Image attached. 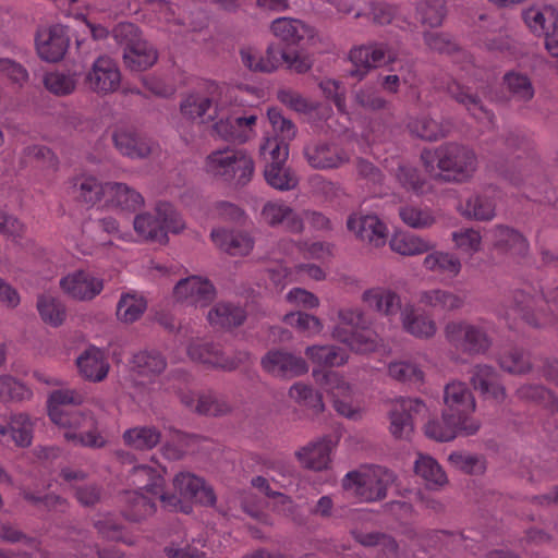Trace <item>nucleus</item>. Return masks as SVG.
<instances>
[{"instance_id":"nucleus-39","label":"nucleus","mask_w":558,"mask_h":558,"mask_svg":"<svg viewBox=\"0 0 558 558\" xmlns=\"http://www.w3.org/2000/svg\"><path fill=\"white\" fill-rule=\"evenodd\" d=\"M123 62L131 71H145L158 60L156 48L145 38L122 53Z\"/></svg>"},{"instance_id":"nucleus-49","label":"nucleus","mask_w":558,"mask_h":558,"mask_svg":"<svg viewBox=\"0 0 558 558\" xmlns=\"http://www.w3.org/2000/svg\"><path fill=\"white\" fill-rule=\"evenodd\" d=\"M286 162L266 165L264 175L269 185L280 191L292 190L298 185L296 175L284 166Z\"/></svg>"},{"instance_id":"nucleus-55","label":"nucleus","mask_w":558,"mask_h":558,"mask_svg":"<svg viewBox=\"0 0 558 558\" xmlns=\"http://www.w3.org/2000/svg\"><path fill=\"white\" fill-rule=\"evenodd\" d=\"M283 320L287 325L295 328L299 332L306 337H314L322 332L323 323L322 320L304 312H292L284 315Z\"/></svg>"},{"instance_id":"nucleus-15","label":"nucleus","mask_w":558,"mask_h":558,"mask_svg":"<svg viewBox=\"0 0 558 558\" xmlns=\"http://www.w3.org/2000/svg\"><path fill=\"white\" fill-rule=\"evenodd\" d=\"M70 46L68 28L61 24L40 28L36 36V49L40 59L47 62L62 60Z\"/></svg>"},{"instance_id":"nucleus-61","label":"nucleus","mask_w":558,"mask_h":558,"mask_svg":"<svg viewBox=\"0 0 558 558\" xmlns=\"http://www.w3.org/2000/svg\"><path fill=\"white\" fill-rule=\"evenodd\" d=\"M33 396L32 390L10 375H0V400L25 401Z\"/></svg>"},{"instance_id":"nucleus-42","label":"nucleus","mask_w":558,"mask_h":558,"mask_svg":"<svg viewBox=\"0 0 558 558\" xmlns=\"http://www.w3.org/2000/svg\"><path fill=\"white\" fill-rule=\"evenodd\" d=\"M504 86L512 100L517 102H529L535 95L531 78L521 72L510 71L504 75Z\"/></svg>"},{"instance_id":"nucleus-4","label":"nucleus","mask_w":558,"mask_h":558,"mask_svg":"<svg viewBox=\"0 0 558 558\" xmlns=\"http://www.w3.org/2000/svg\"><path fill=\"white\" fill-rule=\"evenodd\" d=\"M133 226L142 240L160 244L168 242V232L179 233L185 228L180 214L167 202L157 203L153 211L136 215Z\"/></svg>"},{"instance_id":"nucleus-30","label":"nucleus","mask_w":558,"mask_h":558,"mask_svg":"<svg viewBox=\"0 0 558 558\" xmlns=\"http://www.w3.org/2000/svg\"><path fill=\"white\" fill-rule=\"evenodd\" d=\"M423 267L437 276L454 279L462 270V262L456 253L434 250L425 256Z\"/></svg>"},{"instance_id":"nucleus-28","label":"nucleus","mask_w":558,"mask_h":558,"mask_svg":"<svg viewBox=\"0 0 558 558\" xmlns=\"http://www.w3.org/2000/svg\"><path fill=\"white\" fill-rule=\"evenodd\" d=\"M331 450V440L328 438H320L300 448L295 452V457L305 469L323 471L330 464Z\"/></svg>"},{"instance_id":"nucleus-23","label":"nucleus","mask_w":558,"mask_h":558,"mask_svg":"<svg viewBox=\"0 0 558 558\" xmlns=\"http://www.w3.org/2000/svg\"><path fill=\"white\" fill-rule=\"evenodd\" d=\"M262 366L267 373L281 378L296 377L308 371L304 359L281 350L269 351L262 359Z\"/></svg>"},{"instance_id":"nucleus-52","label":"nucleus","mask_w":558,"mask_h":558,"mask_svg":"<svg viewBox=\"0 0 558 558\" xmlns=\"http://www.w3.org/2000/svg\"><path fill=\"white\" fill-rule=\"evenodd\" d=\"M77 84L75 73L53 71L49 72L44 77L45 87L57 96H66L72 94Z\"/></svg>"},{"instance_id":"nucleus-11","label":"nucleus","mask_w":558,"mask_h":558,"mask_svg":"<svg viewBox=\"0 0 558 558\" xmlns=\"http://www.w3.org/2000/svg\"><path fill=\"white\" fill-rule=\"evenodd\" d=\"M121 72L117 62L108 56H99L84 77L85 87L98 95L112 94L120 87Z\"/></svg>"},{"instance_id":"nucleus-44","label":"nucleus","mask_w":558,"mask_h":558,"mask_svg":"<svg viewBox=\"0 0 558 558\" xmlns=\"http://www.w3.org/2000/svg\"><path fill=\"white\" fill-rule=\"evenodd\" d=\"M124 442L136 450H150L161 440V434L155 426H137L123 433Z\"/></svg>"},{"instance_id":"nucleus-54","label":"nucleus","mask_w":558,"mask_h":558,"mask_svg":"<svg viewBox=\"0 0 558 558\" xmlns=\"http://www.w3.org/2000/svg\"><path fill=\"white\" fill-rule=\"evenodd\" d=\"M7 434L10 433L11 439L20 447H27L33 438V423L27 414H13L9 427H5Z\"/></svg>"},{"instance_id":"nucleus-35","label":"nucleus","mask_w":558,"mask_h":558,"mask_svg":"<svg viewBox=\"0 0 558 558\" xmlns=\"http://www.w3.org/2000/svg\"><path fill=\"white\" fill-rule=\"evenodd\" d=\"M214 243L230 255H247L253 246V239L244 232L215 229L210 233Z\"/></svg>"},{"instance_id":"nucleus-16","label":"nucleus","mask_w":558,"mask_h":558,"mask_svg":"<svg viewBox=\"0 0 558 558\" xmlns=\"http://www.w3.org/2000/svg\"><path fill=\"white\" fill-rule=\"evenodd\" d=\"M426 411L425 403L416 398L397 399L390 410V432L397 438H407L413 432V420Z\"/></svg>"},{"instance_id":"nucleus-27","label":"nucleus","mask_w":558,"mask_h":558,"mask_svg":"<svg viewBox=\"0 0 558 558\" xmlns=\"http://www.w3.org/2000/svg\"><path fill=\"white\" fill-rule=\"evenodd\" d=\"M274 35L288 46L303 45L315 36V31L303 21L291 17H278L271 23Z\"/></svg>"},{"instance_id":"nucleus-19","label":"nucleus","mask_w":558,"mask_h":558,"mask_svg":"<svg viewBox=\"0 0 558 558\" xmlns=\"http://www.w3.org/2000/svg\"><path fill=\"white\" fill-rule=\"evenodd\" d=\"M173 294L182 303L204 307L216 298V289L209 280L191 276L175 284Z\"/></svg>"},{"instance_id":"nucleus-58","label":"nucleus","mask_w":558,"mask_h":558,"mask_svg":"<svg viewBox=\"0 0 558 558\" xmlns=\"http://www.w3.org/2000/svg\"><path fill=\"white\" fill-rule=\"evenodd\" d=\"M495 209V203L489 197L473 195L465 202L463 215L478 221H488L496 216Z\"/></svg>"},{"instance_id":"nucleus-31","label":"nucleus","mask_w":558,"mask_h":558,"mask_svg":"<svg viewBox=\"0 0 558 558\" xmlns=\"http://www.w3.org/2000/svg\"><path fill=\"white\" fill-rule=\"evenodd\" d=\"M144 204V198L135 189L125 183L107 182L105 205L126 211H136Z\"/></svg>"},{"instance_id":"nucleus-47","label":"nucleus","mask_w":558,"mask_h":558,"mask_svg":"<svg viewBox=\"0 0 558 558\" xmlns=\"http://www.w3.org/2000/svg\"><path fill=\"white\" fill-rule=\"evenodd\" d=\"M415 473L421 476L429 488H438L447 484V475L438 462L425 454H418L414 465Z\"/></svg>"},{"instance_id":"nucleus-18","label":"nucleus","mask_w":558,"mask_h":558,"mask_svg":"<svg viewBox=\"0 0 558 558\" xmlns=\"http://www.w3.org/2000/svg\"><path fill=\"white\" fill-rule=\"evenodd\" d=\"M347 228L360 241L379 247L386 243L388 230L386 225L372 214L354 213L348 217Z\"/></svg>"},{"instance_id":"nucleus-50","label":"nucleus","mask_w":558,"mask_h":558,"mask_svg":"<svg viewBox=\"0 0 558 558\" xmlns=\"http://www.w3.org/2000/svg\"><path fill=\"white\" fill-rule=\"evenodd\" d=\"M410 132L425 141H437L444 137L447 130L428 114H421L409 123Z\"/></svg>"},{"instance_id":"nucleus-63","label":"nucleus","mask_w":558,"mask_h":558,"mask_svg":"<svg viewBox=\"0 0 558 558\" xmlns=\"http://www.w3.org/2000/svg\"><path fill=\"white\" fill-rule=\"evenodd\" d=\"M523 19L534 34H539L543 32L542 22H548L550 25L558 22V10L551 5L530 8L524 11Z\"/></svg>"},{"instance_id":"nucleus-10","label":"nucleus","mask_w":558,"mask_h":558,"mask_svg":"<svg viewBox=\"0 0 558 558\" xmlns=\"http://www.w3.org/2000/svg\"><path fill=\"white\" fill-rule=\"evenodd\" d=\"M187 355L194 362L226 372L234 371L250 360V354L246 351H239L229 356L219 345L202 340H195L189 344Z\"/></svg>"},{"instance_id":"nucleus-21","label":"nucleus","mask_w":558,"mask_h":558,"mask_svg":"<svg viewBox=\"0 0 558 558\" xmlns=\"http://www.w3.org/2000/svg\"><path fill=\"white\" fill-rule=\"evenodd\" d=\"M470 384L484 399L501 403L506 399V389L499 373L487 364H476L470 371Z\"/></svg>"},{"instance_id":"nucleus-26","label":"nucleus","mask_w":558,"mask_h":558,"mask_svg":"<svg viewBox=\"0 0 558 558\" xmlns=\"http://www.w3.org/2000/svg\"><path fill=\"white\" fill-rule=\"evenodd\" d=\"M361 300L369 308L376 311L388 319H391L402 311L400 295L389 288H369L362 293Z\"/></svg>"},{"instance_id":"nucleus-41","label":"nucleus","mask_w":558,"mask_h":558,"mask_svg":"<svg viewBox=\"0 0 558 558\" xmlns=\"http://www.w3.org/2000/svg\"><path fill=\"white\" fill-rule=\"evenodd\" d=\"M305 355L312 363L324 367H339L349 360L348 352L333 344L307 347Z\"/></svg>"},{"instance_id":"nucleus-6","label":"nucleus","mask_w":558,"mask_h":558,"mask_svg":"<svg viewBox=\"0 0 558 558\" xmlns=\"http://www.w3.org/2000/svg\"><path fill=\"white\" fill-rule=\"evenodd\" d=\"M52 422L64 428V439L74 445L89 448H101L106 440L98 430L97 421L80 411H52Z\"/></svg>"},{"instance_id":"nucleus-40","label":"nucleus","mask_w":558,"mask_h":558,"mask_svg":"<svg viewBox=\"0 0 558 558\" xmlns=\"http://www.w3.org/2000/svg\"><path fill=\"white\" fill-rule=\"evenodd\" d=\"M147 310L146 298L137 291L123 292L117 304V318L124 324L138 320Z\"/></svg>"},{"instance_id":"nucleus-46","label":"nucleus","mask_w":558,"mask_h":558,"mask_svg":"<svg viewBox=\"0 0 558 558\" xmlns=\"http://www.w3.org/2000/svg\"><path fill=\"white\" fill-rule=\"evenodd\" d=\"M389 244L393 252L403 256L420 255L434 248L428 240L409 233L396 234Z\"/></svg>"},{"instance_id":"nucleus-56","label":"nucleus","mask_w":558,"mask_h":558,"mask_svg":"<svg viewBox=\"0 0 558 558\" xmlns=\"http://www.w3.org/2000/svg\"><path fill=\"white\" fill-rule=\"evenodd\" d=\"M395 175L400 185L408 192L421 195L428 190L426 180L416 168L410 165H399Z\"/></svg>"},{"instance_id":"nucleus-53","label":"nucleus","mask_w":558,"mask_h":558,"mask_svg":"<svg viewBox=\"0 0 558 558\" xmlns=\"http://www.w3.org/2000/svg\"><path fill=\"white\" fill-rule=\"evenodd\" d=\"M323 389L329 393L332 401L336 399H350L354 395V387L342 376L335 372H325L317 378Z\"/></svg>"},{"instance_id":"nucleus-37","label":"nucleus","mask_w":558,"mask_h":558,"mask_svg":"<svg viewBox=\"0 0 558 558\" xmlns=\"http://www.w3.org/2000/svg\"><path fill=\"white\" fill-rule=\"evenodd\" d=\"M154 498H158V496L145 495L138 490L124 492V517L128 520L140 522L153 515L156 510Z\"/></svg>"},{"instance_id":"nucleus-8","label":"nucleus","mask_w":558,"mask_h":558,"mask_svg":"<svg viewBox=\"0 0 558 558\" xmlns=\"http://www.w3.org/2000/svg\"><path fill=\"white\" fill-rule=\"evenodd\" d=\"M163 473V469L142 464L132 469L129 480L131 485L134 487L133 490L142 493L145 492L151 496H158L162 506L169 510L190 513L192 511V507L184 505L177 495L165 493Z\"/></svg>"},{"instance_id":"nucleus-29","label":"nucleus","mask_w":558,"mask_h":558,"mask_svg":"<svg viewBox=\"0 0 558 558\" xmlns=\"http://www.w3.org/2000/svg\"><path fill=\"white\" fill-rule=\"evenodd\" d=\"M332 337L348 345L351 351L361 354L374 352L380 343L378 335L369 330L368 326L364 327V329L352 330L351 332L337 326L332 331Z\"/></svg>"},{"instance_id":"nucleus-45","label":"nucleus","mask_w":558,"mask_h":558,"mask_svg":"<svg viewBox=\"0 0 558 558\" xmlns=\"http://www.w3.org/2000/svg\"><path fill=\"white\" fill-rule=\"evenodd\" d=\"M167 366L166 359L157 351L144 350L133 355L131 367L138 375L155 376L161 374Z\"/></svg>"},{"instance_id":"nucleus-7","label":"nucleus","mask_w":558,"mask_h":558,"mask_svg":"<svg viewBox=\"0 0 558 558\" xmlns=\"http://www.w3.org/2000/svg\"><path fill=\"white\" fill-rule=\"evenodd\" d=\"M230 88L210 82L205 85L203 93L186 96L180 106L181 112L189 119H199L202 122L213 120L218 111L228 102Z\"/></svg>"},{"instance_id":"nucleus-34","label":"nucleus","mask_w":558,"mask_h":558,"mask_svg":"<svg viewBox=\"0 0 558 558\" xmlns=\"http://www.w3.org/2000/svg\"><path fill=\"white\" fill-rule=\"evenodd\" d=\"M403 329L421 339H429L436 335L435 320L427 314L418 313L413 305H407L400 313Z\"/></svg>"},{"instance_id":"nucleus-32","label":"nucleus","mask_w":558,"mask_h":558,"mask_svg":"<svg viewBox=\"0 0 558 558\" xmlns=\"http://www.w3.org/2000/svg\"><path fill=\"white\" fill-rule=\"evenodd\" d=\"M76 365L80 374L89 381L104 380L109 371V363L106 360L105 353L96 348L89 347L77 359Z\"/></svg>"},{"instance_id":"nucleus-13","label":"nucleus","mask_w":558,"mask_h":558,"mask_svg":"<svg viewBox=\"0 0 558 558\" xmlns=\"http://www.w3.org/2000/svg\"><path fill=\"white\" fill-rule=\"evenodd\" d=\"M445 409L442 412L452 414L463 423H481L472 414L476 409V402L473 393L465 383L453 380L445 386L444 389Z\"/></svg>"},{"instance_id":"nucleus-22","label":"nucleus","mask_w":558,"mask_h":558,"mask_svg":"<svg viewBox=\"0 0 558 558\" xmlns=\"http://www.w3.org/2000/svg\"><path fill=\"white\" fill-rule=\"evenodd\" d=\"M173 487L179 493L177 496L184 505H191L187 500L194 499L204 506H214L216 495L211 487L207 486L203 478L190 473L181 472L173 478Z\"/></svg>"},{"instance_id":"nucleus-62","label":"nucleus","mask_w":558,"mask_h":558,"mask_svg":"<svg viewBox=\"0 0 558 558\" xmlns=\"http://www.w3.org/2000/svg\"><path fill=\"white\" fill-rule=\"evenodd\" d=\"M388 374L391 378L411 384H421L424 373L420 366L411 361H396L388 365Z\"/></svg>"},{"instance_id":"nucleus-9","label":"nucleus","mask_w":558,"mask_h":558,"mask_svg":"<svg viewBox=\"0 0 558 558\" xmlns=\"http://www.w3.org/2000/svg\"><path fill=\"white\" fill-rule=\"evenodd\" d=\"M349 59L352 69L348 71V76L362 81L372 69L396 62L398 52L387 43H373L352 48Z\"/></svg>"},{"instance_id":"nucleus-14","label":"nucleus","mask_w":558,"mask_h":558,"mask_svg":"<svg viewBox=\"0 0 558 558\" xmlns=\"http://www.w3.org/2000/svg\"><path fill=\"white\" fill-rule=\"evenodd\" d=\"M64 294L76 301H92L104 290V279L90 270H74L60 280Z\"/></svg>"},{"instance_id":"nucleus-24","label":"nucleus","mask_w":558,"mask_h":558,"mask_svg":"<svg viewBox=\"0 0 558 558\" xmlns=\"http://www.w3.org/2000/svg\"><path fill=\"white\" fill-rule=\"evenodd\" d=\"M481 423H463L452 414L442 412L441 420H432L425 425V435L437 441H450L458 435L471 436L478 432Z\"/></svg>"},{"instance_id":"nucleus-2","label":"nucleus","mask_w":558,"mask_h":558,"mask_svg":"<svg viewBox=\"0 0 558 558\" xmlns=\"http://www.w3.org/2000/svg\"><path fill=\"white\" fill-rule=\"evenodd\" d=\"M204 171L217 181L244 186L252 180L254 162L245 150L225 147L206 156Z\"/></svg>"},{"instance_id":"nucleus-20","label":"nucleus","mask_w":558,"mask_h":558,"mask_svg":"<svg viewBox=\"0 0 558 558\" xmlns=\"http://www.w3.org/2000/svg\"><path fill=\"white\" fill-rule=\"evenodd\" d=\"M304 156L314 169H336L349 161L348 154L337 145L324 141H313L305 145Z\"/></svg>"},{"instance_id":"nucleus-5","label":"nucleus","mask_w":558,"mask_h":558,"mask_svg":"<svg viewBox=\"0 0 558 558\" xmlns=\"http://www.w3.org/2000/svg\"><path fill=\"white\" fill-rule=\"evenodd\" d=\"M395 474L381 466L365 471H351L342 480V488L361 501L372 502L387 496L388 487L395 482Z\"/></svg>"},{"instance_id":"nucleus-1","label":"nucleus","mask_w":558,"mask_h":558,"mask_svg":"<svg viewBox=\"0 0 558 558\" xmlns=\"http://www.w3.org/2000/svg\"><path fill=\"white\" fill-rule=\"evenodd\" d=\"M426 171L435 179L447 182H464L477 169V157L469 146L450 142L438 146L434 154L422 153Z\"/></svg>"},{"instance_id":"nucleus-51","label":"nucleus","mask_w":558,"mask_h":558,"mask_svg":"<svg viewBox=\"0 0 558 558\" xmlns=\"http://www.w3.org/2000/svg\"><path fill=\"white\" fill-rule=\"evenodd\" d=\"M399 217L404 225L413 229H428L436 222V218L430 209L415 205L400 206Z\"/></svg>"},{"instance_id":"nucleus-43","label":"nucleus","mask_w":558,"mask_h":558,"mask_svg":"<svg viewBox=\"0 0 558 558\" xmlns=\"http://www.w3.org/2000/svg\"><path fill=\"white\" fill-rule=\"evenodd\" d=\"M75 196L89 205L104 201L107 197V183L102 184L95 177L83 175L75 180L74 184Z\"/></svg>"},{"instance_id":"nucleus-33","label":"nucleus","mask_w":558,"mask_h":558,"mask_svg":"<svg viewBox=\"0 0 558 558\" xmlns=\"http://www.w3.org/2000/svg\"><path fill=\"white\" fill-rule=\"evenodd\" d=\"M112 138L117 149L122 155L133 159L146 158L154 149V145L150 141L129 130L120 129L116 131Z\"/></svg>"},{"instance_id":"nucleus-64","label":"nucleus","mask_w":558,"mask_h":558,"mask_svg":"<svg viewBox=\"0 0 558 558\" xmlns=\"http://www.w3.org/2000/svg\"><path fill=\"white\" fill-rule=\"evenodd\" d=\"M451 240L456 248L471 256L482 250L481 232L473 228H465L452 232Z\"/></svg>"},{"instance_id":"nucleus-57","label":"nucleus","mask_w":558,"mask_h":558,"mask_svg":"<svg viewBox=\"0 0 558 558\" xmlns=\"http://www.w3.org/2000/svg\"><path fill=\"white\" fill-rule=\"evenodd\" d=\"M231 404L226 398L211 392H203L196 399L195 411L205 415H225L231 411Z\"/></svg>"},{"instance_id":"nucleus-48","label":"nucleus","mask_w":558,"mask_h":558,"mask_svg":"<svg viewBox=\"0 0 558 558\" xmlns=\"http://www.w3.org/2000/svg\"><path fill=\"white\" fill-rule=\"evenodd\" d=\"M37 310L44 323L58 327L66 317L65 305L50 294H40L37 299Z\"/></svg>"},{"instance_id":"nucleus-25","label":"nucleus","mask_w":558,"mask_h":558,"mask_svg":"<svg viewBox=\"0 0 558 558\" xmlns=\"http://www.w3.org/2000/svg\"><path fill=\"white\" fill-rule=\"evenodd\" d=\"M494 250L510 256H524L529 251L526 239L515 229L507 226H495L489 231Z\"/></svg>"},{"instance_id":"nucleus-17","label":"nucleus","mask_w":558,"mask_h":558,"mask_svg":"<svg viewBox=\"0 0 558 558\" xmlns=\"http://www.w3.org/2000/svg\"><path fill=\"white\" fill-rule=\"evenodd\" d=\"M256 120L255 114H241L233 110L219 118L214 124V131L222 140L245 143L254 135Z\"/></svg>"},{"instance_id":"nucleus-38","label":"nucleus","mask_w":558,"mask_h":558,"mask_svg":"<svg viewBox=\"0 0 558 558\" xmlns=\"http://www.w3.org/2000/svg\"><path fill=\"white\" fill-rule=\"evenodd\" d=\"M245 311L233 303L219 302L207 314V319L214 328L230 329L243 324Z\"/></svg>"},{"instance_id":"nucleus-59","label":"nucleus","mask_w":558,"mask_h":558,"mask_svg":"<svg viewBox=\"0 0 558 558\" xmlns=\"http://www.w3.org/2000/svg\"><path fill=\"white\" fill-rule=\"evenodd\" d=\"M500 367L511 374H525L531 369L529 355L521 349L511 348L499 356Z\"/></svg>"},{"instance_id":"nucleus-36","label":"nucleus","mask_w":558,"mask_h":558,"mask_svg":"<svg viewBox=\"0 0 558 558\" xmlns=\"http://www.w3.org/2000/svg\"><path fill=\"white\" fill-rule=\"evenodd\" d=\"M418 303L438 312H454L464 306V298L441 288L423 290L418 293Z\"/></svg>"},{"instance_id":"nucleus-3","label":"nucleus","mask_w":558,"mask_h":558,"mask_svg":"<svg viewBox=\"0 0 558 558\" xmlns=\"http://www.w3.org/2000/svg\"><path fill=\"white\" fill-rule=\"evenodd\" d=\"M444 336L451 347L468 355H484L493 347L490 324L482 319L450 320L444 327Z\"/></svg>"},{"instance_id":"nucleus-60","label":"nucleus","mask_w":558,"mask_h":558,"mask_svg":"<svg viewBox=\"0 0 558 558\" xmlns=\"http://www.w3.org/2000/svg\"><path fill=\"white\" fill-rule=\"evenodd\" d=\"M416 11L417 17L423 24L437 27L446 15L445 0H421Z\"/></svg>"},{"instance_id":"nucleus-12","label":"nucleus","mask_w":558,"mask_h":558,"mask_svg":"<svg viewBox=\"0 0 558 558\" xmlns=\"http://www.w3.org/2000/svg\"><path fill=\"white\" fill-rule=\"evenodd\" d=\"M440 88L453 98L457 102L462 105L468 112L477 120H487L489 122L494 119V113L486 108L483 98L488 95V87L481 86L473 92L471 87L461 85L454 80H448Z\"/></svg>"}]
</instances>
